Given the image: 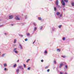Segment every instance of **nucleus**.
Returning <instances> with one entry per match:
<instances>
[{"label":"nucleus","instance_id":"nucleus-1","mask_svg":"<svg viewBox=\"0 0 74 74\" xmlns=\"http://www.w3.org/2000/svg\"><path fill=\"white\" fill-rule=\"evenodd\" d=\"M59 1L58 0H56V5H58V4H59Z\"/></svg>","mask_w":74,"mask_h":74},{"label":"nucleus","instance_id":"nucleus-2","mask_svg":"<svg viewBox=\"0 0 74 74\" xmlns=\"http://www.w3.org/2000/svg\"><path fill=\"white\" fill-rule=\"evenodd\" d=\"M19 47H20L19 48H20V49H23V48L22 47V45L20 44Z\"/></svg>","mask_w":74,"mask_h":74},{"label":"nucleus","instance_id":"nucleus-3","mask_svg":"<svg viewBox=\"0 0 74 74\" xmlns=\"http://www.w3.org/2000/svg\"><path fill=\"white\" fill-rule=\"evenodd\" d=\"M62 4L63 6L65 5V3L64 2V1L63 0L62 1Z\"/></svg>","mask_w":74,"mask_h":74},{"label":"nucleus","instance_id":"nucleus-4","mask_svg":"<svg viewBox=\"0 0 74 74\" xmlns=\"http://www.w3.org/2000/svg\"><path fill=\"white\" fill-rule=\"evenodd\" d=\"M16 73L18 74V73H19V69H17L16 70Z\"/></svg>","mask_w":74,"mask_h":74},{"label":"nucleus","instance_id":"nucleus-5","mask_svg":"<svg viewBox=\"0 0 74 74\" xmlns=\"http://www.w3.org/2000/svg\"><path fill=\"white\" fill-rule=\"evenodd\" d=\"M16 19V20H20V18H18V17L16 16L15 18Z\"/></svg>","mask_w":74,"mask_h":74},{"label":"nucleus","instance_id":"nucleus-6","mask_svg":"<svg viewBox=\"0 0 74 74\" xmlns=\"http://www.w3.org/2000/svg\"><path fill=\"white\" fill-rule=\"evenodd\" d=\"M9 19H12L13 18V16H9Z\"/></svg>","mask_w":74,"mask_h":74},{"label":"nucleus","instance_id":"nucleus-7","mask_svg":"<svg viewBox=\"0 0 74 74\" xmlns=\"http://www.w3.org/2000/svg\"><path fill=\"white\" fill-rule=\"evenodd\" d=\"M63 64L62 63L60 64V66H59V68L60 69L61 68V67H62V66H63Z\"/></svg>","mask_w":74,"mask_h":74},{"label":"nucleus","instance_id":"nucleus-8","mask_svg":"<svg viewBox=\"0 0 74 74\" xmlns=\"http://www.w3.org/2000/svg\"><path fill=\"white\" fill-rule=\"evenodd\" d=\"M19 68L20 69H22V70H23V68L22 67V66H19Z\"/></svg>","mask_w":74,"mask_h":74},{"label":"nucleus","instance_id":"nucleus-9","mask_svg":"<svg viewBox=\"0 0 74 74\" xmlns=\"http://www.w3.org/2000/svg\"><path fill=\"white\" fill-rule=\"evenodd\" d=\"M60 14V13L59 12H57L56 13V15L58 16H59V15Z\"/></svg>","mask_w":74,"mask_h":74},{"label":"nucleus","instance_id":"nucleus-10","mask_svg":"<svg viewBox=\"0 0 74 74\" xmlns=\"http://www.w3.org/2000/svg\"><path fill=\"white\" fill-rule=\"evenodd\" d=\"M3 66L4 67H6V66H7V64L6 63H4L3 65Z\"/></svg>","mask_w":74,"mask_h":74},{"label":"nucleus","instance_id":"nucleus-11","mask_svg":"<svg viewBox=\"0 0 74 74\" xmlns=\"http://www.w3.org/2000/svg\"><path fill=\"white\" fill-rule=\"evenodd\" d=\"M16 39H15L14 40V43L15 44V43H16Z\"/></svg>","mask_w":74,"mask_h":74},{"label":"nucleus","instance_id":"nucleus-12","mask_svg":"<svg viewBox=\"0 0 74 74\" xmlns=\"http://www.w3.org/2000/svg\"><path fill=\"white\" fill-rule=\"evenodd\" d=\"M62 40L63 41H64L65 40H66V38L64 37L63 38H62Z\"/></svg>","mask_w":74,"mask_h":74},{"label":"nucleus","instance_id":"nucleus-13","mask_svg":"<svg viewBox=\"0 0 74 74\" xmlns=\"http://www.w3.org/2000/svg\"><path fill=\"white\" fill-rule=\"evenodd\" d=\"M62 58H66V56H62Z\"/></svg>","mask_w":74,"mask_h":74},{"label":"nucleus","instance_id":"nucleus-14","mask_svg":"<svg viewBox=\"0 0 74 74\" xmlns=\"http://www.w3.org/2000/svg\"><path fill=\"white\" fill-rule=\"evenodd\" d=\"M54 10L55 11H56V7H54Z\"/></svg>","mask_w":74,"mask_h":74},{"label":"nucleus","instance_id":"nucleus-15","mask_svg":"<svg viewBox=\"0 0 74 74\" xmlns=\"http://www.w3.org/2000/svg\"><path fill=\"white\" fill-rule=\"evenodd\" d=\"M64 1L66 2V3H67L69 1L68 0H64Z\"/></svg>","mask_w":74,"mask_h":74},{"label":"nucleus","instance_id":"nucleus-16","mask_svg":"<svg viewBox=\"0 0 74 74\" xmlns=\"http://www.w3.org/2000/svg\"><path fill=\"white\" fill-rule=\"evenodd\" d=\"M34 31H36L37 30V28L35 27L34 29Z\"/></svg>","mask_w":74,"mask_h":74},{"label":"nucleus","instance_id":"nucleus-17","mask_svg":"<svg viewBox=\"0 0 74 74\" xmlns=\"http://www.w3.org/2000/svg\"><path fill=\"white\" fill-rule=\"evenodd\" d=\"M17 48H15L13 50V51H16V49Z\"/></svg>","mask_w":74,"mask_h":74},{"label":"nucleus","instance_id":"nucleus-18","mask_svg":"<svg viewBox=\"0 0 74 74\" xmlns=\"http://www.w3.org/2000/svg\"><path fill=\"white\" fill-rule=\"evenodd\" d=\"M13 67L14 68L16 67V64H15L14 65Z\"/></svg>","mask_w":74,"mask_h":74},{"label":"nucleus","instance_id":"nucleus-19","mask_svg":"<svg viewBox=\"0 0 74 74\" xmlns=\"http://www.w3.org/2000/svg\"><path fill=\"white\" fill-rule=\"evenodd\" d=\"M71 5H72V6H74V3H72Z\"/></svg>","mask_w":74,"mask_h":74},{"label":"nucleus","instance_id":"nucleus-20","mask_svg":"<svg viewBox=\"0 0 74 74\" xmlns=\"http://www.w3.org/2000/svg\"><path fill=\"white\" fill-rule=\"evenodd\" d=\"M59 28H61L62 27V25H60L58 26Z\"/></svg>","mask_w":74,"mask_h":74},{"label":"nucleus","instance_id":"nucleus-21","mask_svg":"<svg viewBox=\"0 0 74 74\" xmlns=\"http://www.w3.org/2000/svg\"><path fill=\"white\" fill-rule=\"evenodd\" d=\"M57 51H59V52H60V50L59 49H57Z\"/></svg>","mask_w":74,"mask_h":74},{"label":"nucleus","instance_id":"nucleus-22","mask_svg":"<svg viewBox=\"0 0 74 74\" xmlns=\"http://www.w3.org/2000/svg\"><path fill=\"white\" fill-rule=\"evenodd\" d=\"M5 55V54H3L2 55V57H4V55Z\"/></svg>","mask_w":74,"mask_h":74},{"label":"nucleus","instance_id":"nucleus-23","mask_svg":"<svg viewBox=\"0 0 74 74\" xmlns=\"http://www.w3.org/2000/svg\"><path fill=\"white\" fill-rule=\"evenodd\" d=\"M27 36H29L30 35V34L29 33H27Z\"/></svg>","mask_w":74,"mask_h":74},{"label":"nucleus","instance_id":"nucleus-24","mask_svg":"<svg viewBox=\"0 0 74 74\" xmlns=\"http://www.w3.org/2000/svg\"><path fill=\"white\" fill-rule=\"evenodd\" d=\"M38 19L39 20H41V17H38Z\"/></svg>","mask_w":74,"mask_h":74},{"label":"nucleus","instance_id":"nucleus-25","mask_svg":"<svg viewBox=\"0 0 74 74\" xmlns=\"http://www.w3.org/2000/svg\"><path fill=\"white\" fill-rule=\"evenodd\" d=\"M33 24L35 26H36V24L35 23H34Z\"/></svg>","mask_w":74,"mask_h":74},{"label":"nucleus","instance_id":"nucleus-26","mask_svg":"<svg viewBox=\"0 0 74 74\" xmlns=\"http://www.w3.org/2000/svg\"><path fill=\"white\" fill-rule=\"evenodd\" d=\"M29 60H30V59H29L27 60L26 61L27 63L28 62H29Z\"/></svg>","mask_w":74,"mask_h":74},{"label":"nucleus","instance_id":"nucleus-27","mask_svg":"<svg viewBox=\"0 0 74 74\" xmlns=\"http://www.w3.org/2000/svg\"><path fill=\"white\" fill-rule=\"evenodd\" d=\"M27 70H30V67H28V68L27 69Z\"/></svg>","mask_w":74,"mask_h":74},{"label":"nucleus","instance_id":"nucleus-28","mask_svg":"<svg viewBox=\"0 0 74 74\" xmlns=\"http://www.w3.org/2000/svg\"><path fill=\"white\" fill-rule=\"evenodd\" d=\"M19 36H21V37H23V35H22L19 34Z\"/></svg>","mask_w":74,"mask_h":74},{"label":"nucleus","instance_id":"nucleus-29","mask_svg":"<svg viewBox=\"0 0 74 74\" xmlns=\"http://www.w3.org/2000/svg\"><path fill=\"white\" fill-rule=\"evenodd\" d=\"M14 52H15L16 53H18V51H14Z\"/></svg>","mask_w":74,"mask_h":74},{"label":"nucleus","instance_id":"nucleus-30","mask_svg":"<svg viewBox=\"0 0 74 74\" xmlns=\"http://www.w3.org/2000/svg\"><path fill=\"white\" fill-rule=\"evenodd\" d=\"M45 54H47V51H45Z\"/></svg>","mask_w":74,"mask_h":74},{"label":"nucleus","instance_id":"nucleus-31","mask_svg":"<svg viewBox=\"0 0 74 74\" xmlns=\"http://www.w3.org/2000/svg\"><path fill=\"white\" fill-rule=\"evenodd\" d=\"M54 63H55V64H56V61L54 60Z\"/></svg>","mask_w":74,"mask_h":74},{"label":"nucleus","instance_id":"nucleus-32","mask_svg":"<svg viewBox=\"0 0 74 74\" xmlns=\"http://www.w3.org/2000/svg\"><path fill=\"white\" fill-rule=\"evenodd\" d=\"M58 8H61V7L59 5H58Z\"/></svg>","mask_w":74,"mask_h":74},{"label":"nucleus","instance_id":"nucleus-33","mask_svg":"<svg viewBox=\"0 0 74 74\" xmlns=\"http://www.w3.org/2000/svg\"><path fill=\"white\" fill-rule=\"evenodd\" d=\"M24 67L25 68L26 67V65L25 64H24Z\"/></svg>","mask_w":74,"mask_h":74},{"label":"nucleus","instance_id":"nucleus-34","mask_svg":"<svg viewBox=\"0 0 74 74\" xmlns=\"http://www.w3.org/2000/svg\"><path fill=\"white\" fill-rule=\"evenodd\" d=\"M42 26L40 27V29L42 30Z\"/></svg>","mask_w":74,"mask_h":74},{"label":"nucleus","instance_id":"nucleus-35","mask_svg":"<svg viewBox=\"0 0 74 74\" xmlns=\"http://www.w3.org/2000/svg\"><path fill=\"white\" fill-rule=\"evenodd\" d=\"M25 41H27V38H26L25 39Z\"/></svg>","mask_w":74,"mask_h":74},{"label":"nucleus","instance_id":"nucleus-36","mask_svg":"<svg viewBox=\"0 0 74 74\" xmlns=\"http://www.w3.org/2000/svg\"><path fill=\"white\" fill-rule=\"evenodd\" d=\"M62 14H61L60 15V17H62Z\"/></svg>","mask_w":74,"mask_h":74},{"label":"nucleus","instance_id":"nucleus-37","mask_svg":"<svg viewBox=\"0 0 74 74\" xmlns=\"http://www.w3.org/2000/svg\"><path fill=\"white\" fill-rule=\"evenodd\" d=\"M47 72H49V69H48L47 70Z\"/></svg>","mask_w":74,"mask_h":74},{"label":"nucleus","instance_id":"nucleus-38","mask_svg":"<svg viewBox=\"0 0 74 74\" xmlns=\"http://www.w3.org/2000/svg\"><path fill=\"white\" fill-rule=\"evenodd\" d=\"M41 62H44V60H41Z\"/></svg>","mask_w":74,"mask_h":74},{"label":"nucleus","instance_id":"nucleus-39","mask_svg":"<svg viewBox=\"0 0 74 74\" xmlns=\"http://www.w3.org/2000/svg\"><path fill=\"white\" fill-rule=\"evenodd\" d=\"M48 66H46L45 67V69H48Z\"/></svg>","mask_w":74,"mask_h":74},{"label":"nucleus","instance_id":"nucleus-40","mask_svg":"<svg viewBox=\"0 0 74 74\" xmlns=\"http://www.w3.org/2000/svg\"><path fill=\"white\" fill-rule=\"evenodd\" d=\"M35 41H36V40H35V41H34L33 42V44H34V42H35Z\"/></svg>","mask_w":74,"mask_h":74},{"label":"nucleus","instance_id":"nucleus-41","mask_svg":"<svg viewBox=\"0 0 74 74\" xmlns=\"http://www.w3.org/2000/svg\"><path fill=\"white\" fill-rule=\"evenodd\" d=\"M60 74H63V73L61 72H60Z\"/></svg>","mask_w":74,"mask_h":74},{"label":"nucleus","instance_id":"nucleus-42","mask_svg":"<svg viewBox=\"0 0 74 74\" xmlns=\"http://www.w3.org/2000/svg\"><path fill=\"white\" fill-rule=\"evenodd\" d=\"M4 70H5V71H6V70H6V68H5V69H4Z\"/></svg>","mask_w":74,"mask_h":74},{"label":"nucleus","instance_id":"nucleus-43","mask_svg":"<svg viewBox=\"0 0 74 74\" xmlns=\"http://www.w3.org/2000/svg\"><path fill=\"white\" fill-rule=\"evenodd\" d=\"M65 67H66V69L67 68V66L66 65L65 66Z\"/></svg>","mask_w":74,"mask_h":74},{"label":"nucleus","instance_id":"nucleus-44","mask_svg":"<svg viewBox=\"0 0 74 74\" xmlns=\"http://www.w3.org/2000/svg\"><path fill=\"white\" fill-rule=\"evenodd\" d=\"M3 26V25H1L0 26V27H1Z\"/></svg>","mask_w":74,"mask_h":74},{"label":"nucleus","instance_id":"nucleus-45","mask_svg":"<svg viewBox=\"0 0 74 74\" xmlns=\"http://www.w3.org/2000/svg\"><path fill=\"white\" fill-rule=\"evenodd\" d=\"M19 60H18L17 61V62H19Z\"/></svg>","mask_w":74,"mask_h":74},{"label":"nucleus","instance_id":"nucleus-46","mask_svg":"<svg viewBox=\"0 0 74 74\" xmlns=\"http://www.w3.org/2000/svg\"><path fill=\"white\" fill-rule=\"evenodd\" d=\"M6 33H4V34L5 35H6Z\"/></svg>","mask_w":74,"mask_h":74},{"label":"nucleus","instance_id":"nucleus-47","mask_svg":"<svg viewBox=\"0 0 74 74\" xmlns=\"http://www.w3.org/2000/svg\"><path fill=\"white\" fill-rule=\"evenodd\" d=\"M63 10H64H64H65V9H64Z\"/></svg>","mask_w":74,"mask_h":74},{"label":"nucleus","instance_id":"nucleus-48","mask_svg":"<svg viewBox=\"0 0 74 74\" xmlns=\"http://www.w3.org/2000/svg\"><path fill=\"white\" fill-rule=\"evenodd\" d=\"M62 7H63V8H64V6H63Z\"/></svg>","mask_w":74,"mask_h":74},{"label":"nucleus","instance_id":"nucleus-49","mask_svg":"<svg viewBox=\"0 0 74 74\" xmlns=\"http://www.w3.org/2000/svg\"><path fill=\"white\" fill-rule=\"evenodd\" d=\"M11 25H12V26H13V24H11Z\"/></svg>","mask_w":74,"mask_h":74},{"label":"nucleus","instance_id":"nucleus-50","mask_svg":"<svg viewBox=\"0 0 74 74\" xmlns=\"http://www.w3.org/2000/svg\"><path fill=\"white\" fill-rule=\"evenodd\" d=\"M25 19H27V18H26V17H25Z\"/></svg>","mask_w":74,"mask_h":74},{"label":"nucleus","instance_id":"nucleus-51","mask_svg":"<svg viewBox=\"0 0 74 74\" xmlns=\"http://www.w3.org/2000/svg\"><path fill=\"white\" fill-rule=\"evenodd\" d=\"M53 31H54V30H53V29H52Z\"/></svg>","mask_w":74,"mask_h":74},{"label":"nucleus","instance_id":"nucleus-52","mask_svg":"<svg viewBox=\"0 0 74 74\" xmlns=\"http://www.w3.org/2000/svg\"><path fill=\"white\" fill-rule=\"evenodd\" d=\"M51 0V1H52V0Z\"/></svg>","mask_w":74,"mask_h":74},{"label":"nucleus","instance_id":"nucleus-53","mask_svg":"<svg viewBox=\"0 0 74 74\" xmlns=\"http://www.w3.org/2000/svg\"><path fill=\"white\" fill-rule=\"evenodd\" d=\"M1 53L0 52V53Z\"/></svg>","mask_w":74,"mask_h":74}]
</instances>
